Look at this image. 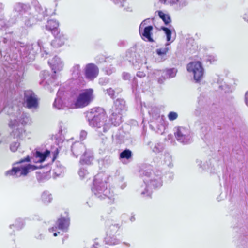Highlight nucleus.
Here are the masks:
<instances>
[{
	"label": "nucleus",
	"mask_w": 248,
	"mask_h": 248,
	"mask_svg": "<svg viewBox=\"0 0 248 248\" xmlns=\"http://www.w3.org/2000/svg\"><path fill=\"white\" fill-rule=\"evenodd\" d=\"M4 110L7 111L10 115L8 126L12 129L11 136L17 139H20L25 130L22 127H19V124L23 126L31 125V118L28 114L22 111L16 105V103L11 108L8 105L5 106Z\"/></svg>",
	"instance_id": "obj_1"
},
{
	"label": "nucleus",
	"mask_w": 248,
	"mask_h": 248,
	"mask_svg": "<svg viewBox=\"0 0 248 248\" xmlns=\"http://www.w3.org/2000/svg\"><path fill=\"white\" fill-rule=\"evenodd\" d=\"M50 151L48 150L42 152L38 150L33 153V156L31 158L27 156L24 159L15 163L12 168L6 171L5 173L6 176H12L14 177L25 176L31 170L36 169L38 167L30 164H24L25 162H33L34 163H41L44 162L50 155Z\"/></svg>",
	"instance_id": "obj_2"
},
{
	"label": "nucleus",
	"mask_w": 248,
	"mask_h": 248,
	"mask_svg": "<svg viewBox=\"0 0 248 248\" xmlns=\"http://www.w3.org/2000/svg\"><path fill=\"white\" fill-rule=\"evenodd\" d=\"M140 173L143 178L145 187L142 189V186L139 191L143 197H150L153 189L161 186L162 172L158 170L153 171L150 167H148L145 169H142Z\"/></svg>",
	"instance_id": "obj_3"
},
{
	"label": "nucleus",
	"mask_w": 248,
	"mask_h": 248,
	"mask_svg": "<svg viewBox=\"0 0 248 248\" xmlns=\"http://www.w3.org/2000/svg\"><path fill=\"white\" fill-rule=\"evenodd\" d=\"M89 124L93 127L99 135H103L114 124L108 119L105 112L102 108H96L91 110L88 114Z\"/></svg>",
	"instance_id": "obj_4"
},
{
	"label": "nucleus",
	"mask_w": 248,
	"mask_h": 248,
	"mask_svg": "<svg viewBox=\"0 0 248 248\" xmlns=\"http://www.w3.org/2000/svg\"><path fill=\"white\" fill-rule=\"evenodd\" d=\"M107 176L103 173H99L95 175L92 187V191L95 196L100 200L106 198L111 199L113 196V192L107 188L106 182Z\"/></svg>",
	"instance_id": "obj_5"
},
{
	"label": "nucleus",
	"mask_w": 248,
	"mask_h": 248,
	"mask_svg": "<svg viewBox=\"0 0 248 248\" xmlns=\"http://www.w3.org/2000/svg\"><path fill=\"white\" fill-rule=\"evenodd\" d=\"M23 16L24 28H30L35 24L38 21H41L47 16V10L43 7L38 2L34 6L33 9Z\"/></svg>",
	"instance_id": "obj_6"
},
{
	"label": "nucleus",
	"mask_w": 248,
	"mask_h": 248,
	"mask_svg": "<svg viewBox=\"0 0 248 248\" xmlns=\"http://www.w3.org/2000/svg\"><path fill=\"white\" fill-rule=\"evenodd\" d=\"M21 43H17L16 47L18 51L20 52L21 56L24 59H27L25 62H30L34 59L35 55L37 53L39 50H44L46 52V50H44L45 47L43 46V42L39 40L37 44H31L27 45H21Z\"/></svg>",
	"instance_id": "obj_7"
},
{
	"label": "nucleus",
	"mask_w": 248,
	"mask_h": 248,
	"mask_svg": "<svg viewBox=\"0 0 248 248\" xmlns=\"http://www.w3.org/2000/svg\"><path fill=\"white\" fill-rule=\"evenodd\" d=\"M125 108V101L122 99H117L110 109L111 120L114 126L119 125L122 122L121 112Z\"/></svg>",
	"instance_id": "obj_8"
},
{
	"label": "nucleus",
	"mask_w": 248,
	"mask_h": 248,
	"mask_svg": "<svg viewBox=\"0 0 248 248\" xmlns=\"http://www.w3.org/2000/svg\"><path fill=\"white\" fill-rule=\"evenodd\" d=\"M94 98L93 90L87 89L81 90L79 93L75 102V107L81 108L88 106Z\"/></svg>",
	"instance_id": "obj_9"
},
{
	"label": "nucleus",
	"mask_w": 248,
	"mask_h": 248,
	"mask_svg": "<svg viewBox=\"0 0 248 248\" xmlns=\"http://www.w3.org/2000/svg\"><path fill=\"white\" fill-rule=\"evenodd\" d=\"M175 137L178 141L187 144L192 141L193 134L188 127L178 126L174 128Z\"/></svg>",
	"instance_id": "obj_10"
},
{
	"label": "nucleus",
	"mask_w": 248,
	"mask_h": 248,
	"mask_svg": "<svg viewBox=\"0 0 248 248\" xmlns=\"http://www.w3.org/2000/svg\"><path fill=\"white\" fill-rule=\"evenodd\" d=\"M187 71L193 75L196 82H200L203 77L204 68L201 62H192L187 65Z\"/></svg>",
	"instance_id": "obj_11"
},
{
	"label": "nucleus",
	"mask_w": 248,
	"mask_h": 248,
	"mask_svg": "<svg viewBox=\"0 0 248 248\" xmlns=\"http://www.w3.org/2000/svg\"><path fill=\"white\" fill-rule=\"evenodd\" d=\"M30 7L26 4L21 3H17L15 4L13 7V13L11 15L12 17H11V23L14 24L16 23L17 21V17L20 15L21 18V22L24 28V24L23 23V16L26 14L30 12Z\"/></svg>",
	"instance_id": "obj_12"
},
{
	"label": "nucleus",
	"mask_w": 248,
	"mask_h": 248,
	"mask_svg": "<svg viewBox=\"0 0 248 248\" xmlns=\"http://www.w3.org/2000/svg\"><path fill=\"white\" fill-rule=\"evenodd\" d=\"M23 104L30 109H36L38 108V99L32 91H25Z\"/></svg>",
	"instance_id": "obj_13"
},
{
	"label": "nucleus",
	"mask_w": 248,
	"mask_h": 248,
	"mask_svg": "<svg viewBox=\"0 0 248 248\" xmlns=\"http://www.w3.org/2000/svg\"><path fill=\"white\" fill-rule=\"evenodd\" d=\"M150 19L144 20L140 25L139 31L142 38L148 42H153V39L151 36L153 27L152 26H145L149 22Z\"/></svg>",
	"instance_id": "obj_14"
},
{
	"label": "nucleus",
	"mask_w": 248,
	"mask_h": 248,
	"mask_svg": "<svg viewBox=\"0 0 248 248\" xmlns=\"http://www.w3.org/2000/svg\"><path fill=\"white\" fill-rule=\"evenodd\" d=\"M148 113L152 116L153 120H156L160 124L157 132L158 133L162 134L164 131L165 126L163 124L164 123L163 116L160 115L159 110L156 107H154L148 110Z\"/></svg>",
	"instance_id": "obj_15"
},
{
	"label": "nucleus",
	"mask_w": 248,
	"mask_h": 248,
	"mask_svg": "<svg viewBox=\"0 0 248 248\" xmlns=\"http://www.w3.org/2000/svg\"><path fill=\"white\" fill-rule=\"evenodd\" d=\"M69 224V219L68 218L61 217L59 218L56 223L55 226L49 229L50 232H53L54 236H57L59 232H57V229L61 230L63 231H66Z\"/></svg>",
	"instance_id": "obj_16"
},
{
	"label": "nucleus",
	"mask_w": 248,
	"mask_h": 248,
	"mask_svg": "<svg viewBox=\"0 0 248 248\" xmlns=\"http://www.w3.org/2000/svg\"><path fill=\"white\" fill-rule=\"evenodd\" d=\"M177 72V70L176 68H173L167 69L165 70H156L155 71L154 73L156 76H164L163 78H159L158 79V83L161 84L163 82L165 78H170L175 77Z\"/></svg>",
	"instance_id": "obj_17"
},
{
	"label": "nucleus",
	"mask_w": 248,
	"mask_h": 248,
	"mask_svg": "<svg viewBox=\"0 0 248 248\" xmlns=\"http://www.w3.org/2000/svg\"><path fill=\"white\" fill-rule=\"evenodd\" d=\"M98 74V68L92 63L88 64L85 68V76L89 80H93Z\"/></svg>",
	"instance_id": "obj_18"
},
{
	"label": "nucleus",
	"mask_w": 248,
	"mask_h": 248,
	"mask_svg": "<svg viewBox=\"0 0 248 248\" xmlns=\"http://www.w3.org/2000/svg\"><path fill=\"white\" fill-rule=\"evenodd\" d=\"M48 64L54 73H56L57 72L62 70L64 65L61 59L56 56L48 61Z\"/></svg>",
	"instance_id": "obj_19"
},
{
	"label": "nucleus",
	"mask_w": 248,
	"mask_h": 248,
	"mask_svg": "<svg viewBox=\"0 0 248 248\" xmlns=\"http://www.w3.org/2000/svg\"><path fill=\"white\" fill-rule=\"evenodd\" d=\"M64 92L59 89L57 92V98L53 103V106L58 109H63L65 107V102L63 97Z\"/></svg>",
	"instance_id": "obj_20"
},
{
	"label": "nucleus",
	"mask_w": 248,
	"mask_h": 248,
	"mask_svg": "<svg viewBox=\"0 0 248 248\" xmlns=\"http://www.w3.org/2000/svg\"><path fill=\"white\" fill-rule=\"evenodd\" d=\"M67 36L62 33L58 32L52 41L51 45L54 47H59L63 45L67 40Z\"/></svg>",
	"instance_id": "obj_21"
},
{
	"label": "nucleus",
	"mask_w": 248,
	"mask_h": 248,
	"mask_svg": "<svg viewBox=\"0 0 248 248\" xmlns=\"http://www.w3.org/2000/svg\"><path fill=\"white\" fill-rule=\"evenodd\" d=\"M84 145L81 142H77L74 143L71 146V151L73 155L78 157L86 150Z\"/></svg>",
	"instance_id": "obj_22"
},
{
	"label": "nucleus",
	"mask_w": 248,
	"mask_h": 248,
	"mask_svg": "<svg viewBox=\"0 0 248 248\" xmlns=\"http://www.w3.org/2000/svg\"><path fill=\"white\" fill-rule=\"evenodd\" d=\"M129 62H132L136 69H139L147 64L146 58L144 57H140V56L136 58L134 61V59H129Z\"/></svg>",
	"instance_id": "obj_23"
},
{
	"label": "nucleus",
	"mask_w": 248,
	"mask_h": 248,
	"mask_svg": "<svg viewBox=\"0 0 248 248\" xmlns=\"http://www.w3.org/2000/svg\"><path fill=\"white\" fill-rule=\"evenodd\" d=\"M93 160V156L90 151H87L86 150L82 155L80 162L82 164L89 165Z\"/></svg>",
	"instance_id": "obj_24"
},
{
	"label": "nucleus",
	"mask_w": 248,
	"mask_h": 248,
	"mask_svg": "<svg viewBox=\"0 0 248 248\" xmlns=\"http://www.w3.org/2000/svg\"><path fill=\"white\" fill-rule=\"evenodd\" d=\"M70 72L73 79H77L81 76V70L78 64H75L71 69Z\"/></svg>",
	"instance_id": "obj_25"
},
{
	"label": "nucleus",
	"mask_w": 248,
	"mask_h": 248,
	"mask_svg": "<svg viewBox=\"0 0 248 248\" xmlns=\"http://www.w3.org/2000/svg\"><path fill=\"white\" fill-rule=\"evenodd\" d=\"M59 26V23L57 21L54 19H50L47 21V24L46 25V30L51 31L53 33L57 31V28Z\"/></svg>",
	"instance_id": "obj_26"
},
{
	"label": "nucleus",
	"mask_w": 248,
	"mask_h": 248,
	"mask_svg": "<svg viewBox=\"0 0 248 248\" xmlns=\"http://www.w3.org/2000/svg\"><path fill=\"white\" fill-rule=\"evenodd\" d=\"M52 195L49 191H45L41 194V200L46 205L52 202Z\"/></svg>",
	"instance_id": "obj_27"
},
{
	"label": "nucleus",
	"mask_w": 248,
	"mask_h": 248,
	"mask_svg": "<svg viewBox=\"0 0 248 248\" xmlns=\"http://www.w3.org/2000/svg\"><path fill=\"white\" fill-rule=\"evenodd\" d=\"M132 152L129 149H125L120 154L119 159L124 163L125 160H128L132 157Z\"/></svg>",
	"instance_id": "obj_28"
},
{
	"label": "nucleus",
	"mask_w": 248,
	"mask_h": 248,
	"mask_svg": "<svg viewBox=\"0 0 248 248\" xmlns=\"http://www.w3.org/2000/svg\"><path fill=\"white\" fill-rule=\"evenodd\" d=\"M170 43H168L166 44V47L157 49L156 50V53L161 57V61H164L166 59V54L169 50V48L167 47Z\"/></svg>",
	"instance_id": "obj_29"
},
{
	"label": "nucleus",
	"mask_w": 248,
	"mask_h": 248,
	"mask_svg": "<svg viewBox=\"0 0 248 248\" xmlns=\"http://www.w3.org/2000/svg\"><path fill=\"white\" fill-rule=\"evenodd\" d=\"M173 2H169L168 4L176 5L177 9H181L188 5L186 0H171Z\"/></svg>",
	"instance_id": "obj_30"
},
{
	"label": "nucleus",
	"mask_w": 248,
	"mask_h": 248,
	"mask_svg": "<svg viewBox=\"0 0 248 248\" xmlns=\"http://www.w3.org/2000/svg\"><path fill=\"white\" fill-rule=\"evenodd\" d=\"M151 148L153 152L155 153H159L163 151L165 148V145L162 142H156L153 144Z\"/></svg>",
	"instance_id": "obj_31"
},
{
	"label": "nucleus",
	"mask_w": 248,
	"mask_h": 248,
	"mask_svg": "<svg viewBox=\"0 0 248 248\" xmlns=\"http://www.w3.org/2000/svg\"><path fill=\"white\" fill-rule=\"evenodd\" d=\"M163 161L164 164L168 167H171L173 166L172 156L168 152L165 153L163 155Z\"/></svg>",
	"instance_id": "obj_32"
},
{
	"label": "nucleus",
	"mask_w": 248,
	"mask_h": 248,
	"mask_svg": "<svg viewBox=\"0 0 248 248\" xmlns=\"http://www.w3.org/2000/svg\"><path fill=\"white\" fill-rule=\"evenodd\" d=\"M105 243L107 244L110 245H117L120 243V241L117 239L116 236L113 235L112 236H107L105 239Z\"/></svg>",
	"instance_id": "obj_33"
},
{
	"label": "nucleus",
	"mask_w": 248,
	"mask_h": 248,
	"mask_svg": "<svg viewBox=\"0 0 248 248\" xmlns=\"http://www.w3.org/2000/svg\"><path fill=\"white\" fill-rule=\"evenodd\" d=\"M157 13L159 17L163 21L165 24L167 25L170 22V17L168 14H165L161 11H157Z\"/></svg>",
	"instance_id": "obj_34"
},
{
	"label": "nucleus",
	"mask_w": 248,
	"mask_h": 248,
	"mask_svg": "<svg viewBox=\"0 0 248 248\" xmlns=\"http://www.w3.org/2000/svg\"><path fill=\"white\" fill-rule=\"evenodd\" d=\"M24 225V221L21 218H18L15 221L14 224L10 225V228H12V227H15L17 230H20L22 229Z\"/></svg>",
	"instance_id": "obj_35"
},
{
	"label": "nucleus",
	"mask_w": 248,
	"mask_h": 248,
	"mask_svg": "<svg viewBox=\"0 0 248 248\" xmlns=\"http://www.w3.org/2000/svg\"><path fill=\"white\" fill-rule=\"evenodd\" d=\"M56 168L54 169L55 173L59 175L64 171V167L59 162H56L55 163Z\"/></svg>",
	"instance_id": "obj_36"
},
{
	"label": "nucleus",
	"mask_w": 248,
	"mask_h": 248,
	"mask_svg": "<svg viewBox=\"0 0 248 248\" xmlns=\"http://www.w3.org/2000/svg\"><path fill=\"white\" fill-rule=\"evenodd\" d=\"M119 229V226L117 224H112L109 226L108 230L107 231V235H110L115 233Z\"/></svg>",
	"instance_id": "obj_37"
},
{
	"label": "nucleus",
	"mask_w": 248,
	"mask_h": 248,
	"mask_svg": "<svg viewBox=\"0 0 248 248\" xmlns=\"http://www.w3.org/2000/svg\"><path fill=\"white\" fill-rule=\"evenodd\" d=\"M219 88L221 90H224L225 93L231 92L233 89L232 86L226 84L225 83L220 85Z\"/></svg>",
	"instance_id": "obj_38"
},
{
	"label": "nucleus",
	"mask_w": 248,
	"mask_h": 248,
	"mask_svg": "<svg viewBox=\"0 0 248 248\" xmlns=\"http://www.w3.org/2000/svg\"><path fill=\"white\" fill-rule=\"evenodd\" d=\"M162 30L165 32L166 37H167V41L169 42L171 40V31L168 28L164 27H161Z\"/></svg>",
	"instance_id": "obj_39"
},
{
	"label": "nucleus",
	"mask_w": 248,
	"mask_h": 248,
	"mask_svg": "<svg viewBox=\"0 0 248 248\" xmlns=\"http://www.w3.org/2000/svg\"><path fill=\"white\" fill-rule=\"evenodd\" d=\"M20 145L19 142L18 141L12 142L10 146V148L11 151L14 152L17 151Z\"/></svg>",
	"instance_id": "obj_40"
},
{
	"label": "nucleus",
	"mask_w": 248,
	"mask_h": 248,
	"mask_svg": "<svg viewBox=\"0 0 248 248\" xmlns=\"http://www.w3.org/2000/svg\"><path fill=\"white\" fill-rule=\"evenodd\" d=\"M78 174L82 179L85 178L88 174L87 170L84 168H81L78 171Z\"/></svg>",
	"instance_id": "obj_41"
},
{
	"label": "nucleus",
	"mask_w": 248,
	"mask_h": 248,
	"mask_svg": "<svg viewBox=\"0 0 248 248\" xmlns=\"http://www.w3.org/2000/svg\"><path fill=\"white\" fill-rule=\"evenodd\" d=\"M178 117V114L175 112H170L168 114V118L170 121H173Z\"/></svg>",
	"instance_id": "obj_42"
},
{
	"label": "nucleus",
	"mask_w": 248,
	"mask_h": 248,
	"mask_svg": "<svg viewBox=\"0 0 248 248\" xmlns=\"http://www.w3.org/2000/svg\"><path fill=\"white\" fill-rule=\"evenodd\" d=\"M217 60V57L215 55H208L206 58V61L210 63H212Z\"/></svg>",
	"instance_id": "obj_43"
},
{
	"label": "nucleus",
	"mask_w": 248,
	"mask_h": 248,
	"mask_svg": "<svg viewBox=\"0 0 248 248\" xmlns=\"http://www.w3.org/2000/svg\"><path fill=\"white\" fill-rule=\"evenodd\" d=\"M115 71V69L114 67H111V66L106 67L105 69V72L106 74L108 75H110Z\"/></svg>",
	"instance_id": "obj_44"
},
{
	"label": "nucleus",
	"mask_w": 248,
	"mask_h": 248,
	"mask_svg": "<svg viewBox=\"0 0 248 248\" xmlns=\"http://www.w3.org/2000/svg\"><path fill=\"white\" fill-rule=\"evenodd\" d=\"M59 131L62 132V131L65 130L67 128V124L65 123L60 122L59 123Z\"/></svg>",
	"instance_id": "obj_45"
},
{
	"label": "nucleus",
	"mask_w": 248,
	"mask_h": 248,
	"mask_svg": "<svg viewBox=\"0 0 248 248\" xmlns=\"http://www.w3.org/2000/svg\"><path fill=\"white\" fill-rule=\"evenodd\" d=\"M107 93L111 98H113L115 95V91L112 88H110L106 90Z\"/></svg>",
	"instance_id": "obj_46"
},
{
	"label": "nucleus",
	"mask_w": 248,
	"mask_h": 248,
	"mask_svg": "<svg viewBox=\"0 0 248 248\" xmlns=\"http://www.w3.org/2000/svg\"><path fill=\"white\" fill-rule=\"evenodd\" d=\"M197 165L202 170H206L208 168V167L206 166L205 164L202 165V161L199 160H197L196 161Z\"/></svg>",
	"instance_id": "obj_47"
},
{
	"label": "nucleus",
	"mask_w": 248,
	"mask_h": 248,
	"mask_svg": "<svg viewBox=\"0 0 248 248\" xmlns=\"http://www.w3.org/2000/svg\"><path fill=\"white\" fill-rule=\"evenodd\" d=\"M87 135V133L86 131L84 130H82L80 133V139L81 140H84L86 138Z\"/></svg>",
	"instance_id": "obj_48"
},
{
	"label": "nucleus",
	"mask_w": 248,
	"mask_h": 248,
	"mask_svg": "<svg viewBox=\"0 0 248 248\" xmlns=\"http://www.w3.org/2000/svg\"><path fill=\"white\" fill-rule=\"evenodd\" d=\"M108 79L106 78H100L99 80L100 84L103 85L108 83Z\"/></svg>",
	"instance_id": "obj_49"
},
{
	"label": "nucleus",
	"mask_w": 248,
	"mask_h": 248,
	"mask_svg": "<svg viewBox=\"0 0 248 248\" xmlns=\"http://www.w3.org/2000/svg\"><path fill=\"white\" fill-rule=\"evenodd\" d=\"M137 76L140 78H142L145 77V74L142 71H139L137 73Z\"/></svg>",
	"instance_id": "obj_50"
},
{
	"label": "nucleus",
	"mask_w": 248,
	"mask_h": 248,
	"mask_svg": "<svg viewBox=\"0 0 248 248\" xmlns=\"http://www.w3.org/2000/svg\"><path fill=\"white\" fill-rule=\"evenodd\" d=\"M159 1L162 3H164L165 4H168L169 2H173V1L171 0H159Z\"/></svg>",
	"instance_id": "obj_51"
},
{
	"label": "nucleus",
	"mask_w": 248,
	"mask_h": 248,
	"mask_svg": "<svg viewBox=\"0 0 248 248\" xmlns=\"http://www.w3.org/2000/svg\"><path fill=\"white\" fill-rule=\"evenodd\" d=\"M245 102L246 105L248 107V91H247L245 93Z\"/></svg>",
	"instance_id": "obj_52"
},
{
	"label": "nucleus",
	"mask_w": 248,
	"mask_h": 248,
	"mask_svg": "<svg viewBox=\"0 0 248 248\" xmlns=\"http://www.w3.org/2000/svg\"><path fill=\"white\" fill-rule=\"evenodd\" d=\"M124 79H128L130 78V75L128 73H124L123 74Z\"/></svg>",
	"instance_id": "obj_53"
},
{
	"label": "nucleus",
	"mask_w": 248,
	"mask_h": 248,
	"mask_svg": "<svg viewBox=\"0 0 248 248\" xmlns=\"http://www.w3.org/2000/svg\"><path fill=\"white\" fill-rule=\"evenodd\" d=\"M5 26H8L5 23V22L3 20H0V28L2 29Z\"/></svg>",
	"instance_id": "obj_54"
},
{
	"label": "nucleus",
	"mask_w": 248,
	"mask_h": 248,
	"mask_svg": "<svg viewBox=\"0 0 248 248\" xmlns=\"http://www.w3.org/2000/svg\"><path fill=\"white\" fill-rule=\"evenodd\" d=\"M243 19L248 23V10L244 15Z\"/></svg>",
	"instance_id": "obj_55"
},
{
	"label": "nucleus",
	"mask_w": 248,
	"mask_h": 248,
	"mask_svg": "<svg viewBox=\"0 0 248 248\" xmlns=\"http://www.w3.org/2000/svg\"><path fill=\"white\" fill-rule=\"evenodd\" d=\"M126 184L124 183L121 186V189H124L126 187Z\"/></svg>",
	"instance_id": "obj_56"
},
{
	"label": "nucleus",
	"mask_w": 248,
	"mask_h": 248,
	"mask_svg": "<svg viewBox=\"0 0 248 248\" xmlns=\"http://www.w3.org/2000/svg\"><path fill=\"white\" fill-rule=\"evenodd\" d=\"M128 55H130V56H131V55H132V56H135V54H134V53H132V54H131V53H127V55H126V56H127V57H128Z\"/></svg>",
	"instance_id": "obj_57"
},
{
	"label": "nucleus",
	"mask_w": 248,
	"mask_h": 248,
	"mask_svg": "<svg viewBox=\"0 0 248 248\" xmlns=\"http://www.w3.org/2000/svg\"><path fill=\"white\" fill-rule=\"evenodd\" d=\"M130 220L131 221L135 220V218L134 217H132L130 218Z\"/></svg>",
	"instance_id": "obj_58"
},
{
	"label": "nucleus",
	"mask_w": 248,
	"mask_h": 248,
	"mask_svg": "<svg viewBox=\"0 0 248 248\" xmlns=\"http://www.w3.org/2000/svg\"><path fill=\"white\" fill-rule=\"evenodd\" d=\"M97 245V244H96L95 245H93L92 248H97L96 247Z\"/></svg>",
	"instance_id": "obj_59"
},
{
	"label": "nucleus",
	"mask_w": 248,
	"mask_h": 248,
	"mask_svg": "<svg viewBox=\"0 0 248 248\" xmlns=\"http://www.w3.org/2000/svg\"><path fill=\"white\" fill-rule=\"evenodd\" d=\"M37 238L38 239H41L43 238V236H42L41 235H40L39 237H37Z\"/></svg>",
	"instance_id": "obj_60"
},
{
	"label": "nucleus",
	"mask_w": 248,
	"mask_h": 248,
	"mask_svg": "<svg viewBox=\"0 0 248 248\" xmlns=\"http://www.w3.org/2000/svg\"><path fill=\"white\" fill-rule=\"evenodd\" d=\"M3 8V6L1 3H0V9H2Z\"/></svg>",
	"instance_id": "obj_61"
},
{
	"label": "nucleus",
	"mask_w": 248,
	"mask_h": 248,
	"mask_svg": "<svg viewBox=\"0 0 248 248\" xmlns=\"http://www.w3.org/2000/svg\"><path fill=\"white\" fill-rule=\"evenodd\" d=\"M46 84H48V85H49L50 83V82H49V81L46 80Z\"/></svg>",
	"instance_id": "obj_62"
},
{
	"label": "nucleus",
	"mask_w": 248,
	"mask_h": 248,
	"mask_svg": "<svg viewBox=\"0 0 248 248\" xmlns=\"http://www.w3.org/2000/svg\"><path fill=\"white\" fill-rule=\"evenodd\" d=\"M124 244H125L126 246H127L128 247L130 246L129 244L126 243H124Z\"/></svg>",
	"instance_id": "obj_63"
},
{
	"label": "nucleus",
	"mask_w": 248,
	"mask_h": 248,
	"mask_svg": "<svg viewBox=\"0 0 248 248\" xmlns=\"http://www.w3.org/2000/svg\"><path fill=\"white\" fill-rule=\"evenodd\" d=\"M55 77H56V75H54V76H53L52 77V78H53V79H54L56 78H55Z\"/></svg>",
	"instance_id": "obj_64"
}]
</instances>
